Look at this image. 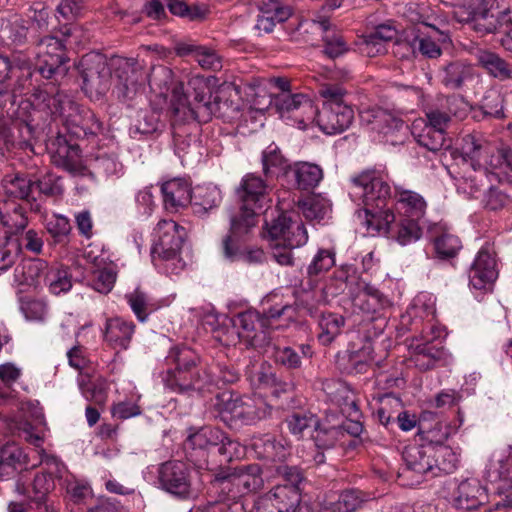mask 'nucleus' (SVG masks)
Returning <instances> with one entry per match:
<instances>
[{"label": "nucleus", "instance_id": "nucleus-1", "mask_svg": "<svg viewBox=\"0 0 512 512\" xmlns=\"http://www.w3.org/2000/svg\"><path fill=\"white\" fill-rule=\"evenodd\" d=\"M162 76L169 80L166 85L175 122L205 123L211 119L216 104L212 101L210 88L203 77L193 76L185 85L169 68L162 70Z\"/></svg>", "mask_w": 512, "mask_h": 512}, {"label": "nucleus", "instance_id": "nucleus-2", "mask_svg": "<svg viewBox=\"0 0 512 512\" xmlns=\"http://www.w3.org/2000/svg\"><path fill=\"white\" fill-rule=\"evenodd\" d=\"M196 354L187 347L172 348L165 361L167 365H175L168 369L165 385L172 391L184 392L190 389L202 391L216 384L213 375L205 368L196 365Z\"/></svg>", "mask_w": 512, "mask_h": 512}, {"label": "nucleus", "instance_id": "nucleus-3", "mask_svg": "<svg viewBox=\"0 0 512 512\" xmlns=\"http://www.w3.org/2000/svg\"><path fill=\"white\" fill-rule=\"evenodd\" d=\"M349 195L358 205H363L365 213L379 220L391 210V187L385 173L376 170L362 172L351 179Z\"/></svg>", "mask_w": 512, "mask_h": 512}, {"label": "nucleus", "instance_id": "nucleus-4", "mask_svg": "<svg viewBox=\"0 0 512 512\" xmlns=\"http://www.w3.org/2000/svg\"><path fill=\"white\" fill-rule=\"evenodd\" d=\"M290 320L294 316V308L289 304L275 305L262 315L255 310L239 313L234 319L238 336L247 347H259L268 341V330L282 325L276 322L281 318Z\"/></svg>", "mask_w": 512, "mask_h": 512}, {"label": "nucleus", "instance_id": "nucleus-5", "mask_svg": "<svg viewBox=\"0 0 512 512\" xmlns=\"http://www.w3.org/2000/svg\"><path fill=\"white\" fill-rule=\"evenodd\" d=\"M337 278L345 282L354 310L374 319L390 307L388 297L361 277L353 265H343Z\"/></svg>", "mask_w": 512, "mask_h": 512}, {"label": "nucleus", "instance_id": "nucleus-6", "mask_svg": "<svg viewBox=\"0 0 512 512\" xmlns=\"http://www.w3.org/2000/svg\"><path fill=\"white\" fill-rule=\"evenodd\" d=\"M268 190L269 185L259 176L248 174L243 178L238 190L242 205L239 213L232 216L233 233L245 231L256 225L257 218L271 201Z\"/></svg>", "mask_w": 512, "mask_h": 512}, {"label": "nucleus", "instance_id": "nucleus-7", "mask_svg": "<svg viewBox=\"0 0 512 512\" xmlns=\"http://www.w3.org/2000/svg\"><path fill=\"white\" fill-rule=\"evenodd\" d=\"M221 419L230 427L252 425L270 414L271 408L260 396H239L223 392L217 398Z\"/></svg>", "mask_w": 512, "mask_h": 512}, {"label": "nucleus", "instance_id": "nucleus-8", "mask_svg": "<svg viewBox=\"0 0 512 512\" xmlns=\"http://www.w3.org/2000/svg\"><path fill=\"white\" fill-rule=\"evenodd\" d=\"M323 109L316 116L319 128L329 135L342 133L350 127L354 111L345 101V90L338 84H323L319 89Z\"/></svg>", "mask_w": 512, "mask_h": 512}, {"label": "nucleus", "instance_id": "nucleus-9", "mask_svg": "<svg viewBox=\"0 0 512 512\" xmlns=\"http://www.w3.org/2000/svg\"><path fill=\"white\" fill-rule=\"evenodd\" d=\"M58 32L45 35L36 42V71L45 79L64 77L68 71L65 66L68 62L66 56V41L72 35L71 28L64 26Z\"/></svg>", "mask_w": 512, "mask_h": 512}, {"label": "nucleus", "instance_id": "nucleus-10", "mask_svg": "<svg viewBox=\"0 0 512 512\" xmlns=\"http://www.w3.org/2000/svg\"><path fill=\"white\" fill-rule=\"evenodd\" d=\"M270 105L275 107L284 121L303 130L315 122L318 114V108L304 93H277L268 97L267 107Z\"/></svg>", "mask_w": 512, "mask_h": 512}, {"label": "nucleus", "instance_id": "nucleus-11", "mask_svg": "<svg viewBox=\"0 0 512 512\" xmlns=\"http://www.w3.org/2000/svg\"><path fill=\"white\" fill-rule=\"evenodd\" d=\"M79 67L85 94L92 100L101 99L111 86L112 72L106 58L99 53L86 54Z\"/></svg>", "mask_w": 512, "mask_h": 512}, {"label": "nucleus", "instance_id": "nucleus-12", "mask_svg": "<svg viewBox=\"0 0 512 512\" xmlns=\"http://www.w3.org/2000/svg\"><path fill=\"white\" fill-rule=\"evenodd\" d=\"M261 468L258 464L241 466L228 473L219 474L214 487L225 492L231 499L256 491L263 486Z\"/></svg>", "mask_w": 512, "mask_h": 512}, {"label": "nucleus", "instance_id": "nucleus-13", "mask_svg": "<svg viewBox=\"0 0 512 512\" xmlns=\"http://www.w3.org/2000/svg\"><path fill=\"white\" fill-rule=\"evenodd\" d=\"M360 118L370 128L374 141L392 145L403 141L406 129L404 122L391 112L381 108H369L360 112Z\"/></svg>", "mask_w": 512, "mask_h": 512}, {"label": "nucleus", "instance_id": "nucleus-14", "mask_svg": "<svg viewBox=\"0 0 512 512\" xmlns=\"http://www.w3.org/2000/svg\"><path fill=\"white\" fill-rule=\"evenodd\" d=\"M185 228L174 220H162V270L171 275H178L186 266L180 256L186 238Z\"/></svg>", "mask_w": 512, "mask_h": 512}, {"label": "nucleus", "instance_id": "nucleus-15", "mask_svg": "<svg viewBox=\"0 0 512 512\" xmlns=\"http://www.w3.org/2000/svg\"><path fill=\"white\" fill-rule=\"evenodd\" d=\"M460 150L463 160L469 162L473 170L480 176L486 175L489 167L496 168L502 162L499 155L493 154L495 147L480 134L464 136Z\"/></svg>", "mask_w": 512, "mask_h": 512}, {"label": "nucleus", "instance_id": "nucleus-16", "mask_svg": "<svg viewBox=\"0 0 512 512\" xmlns=\"http://www.w3.org/2000/svg\"><path fill=\"white\" fill-rule=\"evenodd\" d=\"M402 458L406 466L403 476L412 480L411 485L419 484L425 475H436V453L432 445H408L402 453Z\"/></svg>", "mask_w": 512, "mask_h": 512}, {"label": "nucleus", "instance_id": "nucleus-17", "mask_svg": "<svg viewBox=\"0 0 512 512\" xmlns=\"http://www.w3.org/2000/svg\"><path fill=\"white\" fill-rule=\"evenodd\" d=\"M270 243L301 247L308 240L304 224L295 214L282 213L270 224L266 223Z\"/></svg>", "mask_w": 512, "mask_h": 512}, {"label": "nucleus", "instance_id": "nucleus-18", "mask_svg": "<svg viewBox=\"0 0 512 512\" xmlns=\"http://www.w3.org/2000/svg\"><path fill=\"white\" fill-rule=\"evenodd\" d=\"M498 274L495 248L492 244L486 243L477 252L469 269L470 286L476 290H491Z\"/></svg>", "mask_w": 512, "mask_h": 512}, {"label": "nucleus", "instance_id": "nucleus-19", "mask_svg": "<svg viewBox=\"0 0 512 512\" xmlns=\"http://www.w3.org/2000/svg\"><path fill=\"white\" fill-rule=\"evenodd\" d=\"M487 480L500 494L512 499V447L496 449L486 468Z\"/></svg>", "mask_w": 512, "mask_h": 512}, {"label": "nucleus", "instance_id": "nucleus-20", "mask_svg": "<svg viewBox=\"0 0 512 512\" xmlns=\"http://www.w3.org/2000/svg\"><path fill=\"white\" fill-rule=\"evenodd\" d=\"M378 226L384 228L390 238L403 246L416 242L422 235L420 220L397 216L392 210L378 220Z\"/></svg>", "mask_w": 512, "mask_h": 512}, {"label": "nucleus", "instance_id": "nucleus-21", "mask_svg": "<svg viewBox=\"0 0 512 512\" xmlns=\"http://www.w3.org/2000/svg\"><path fill=\"white\" fill-rule=\"evenodd\" d=\"M53 145V163L73 176H86L89 171L81 160V150L77 143L68 141L66 136L58 135Z\"/></svg>", "mask_w": 512, "mask_h": 512}, {"label": "nucleus", "instance_id": "nucleus-22", "mask_svg": "<svg viewBox=\"0 0 512 512\" xmlns=\"http://www.w3.org/2000/svg\"><path fill=\"white\" fill-rule=\"evenodd\" d=\"M184 445L186 449L201 451L221 445L220 452L226 453L229 448H233L237 443L226 437L219 428L207 425L198 429L190 428Z\"/></svg>", "mask_w": 512, "mask_h": 512}, {"label": "nucleus", "instance_id": "nucleus-23", "mask_svg": "<svg viewBox=\"0 0 512 512\" xmlns=\"http://www.w3.org/2000/svg\"><path fill=\"white\" fill-rule=\"evenodd\" d=\"M162 488L182 499L192 496L189 471L185 463L172 461L162 464Z\"/></svg>", "mask_w": 512, "mask_h": 512}, {"label": "nucleus", "instance_id": "nucleus-24", "mask_svg": "<svg viewBox=\"0 0 512 512\" xmlns=\"http://www.w3.org/2000/svg\"><path fill=\"white\" fill-rule=\"evenodd\" d=\"M32 492L26 486L25 475L21 474L15 484V491L34 502L39 509V512H46L45 506L53 508L47 504V496L54 489V479L50 473H37L33 481H31Z\"/></svg>", "mask_w": 512, "mask_h": 512}, {"label": "nucleus", "instance_id": "nucleus-25", "mask_svg": "<svg viewBox=\"0 0 512 512\" xmlns=\"http://www.w3.org/2000/svg\"><path fill=\"white\" fill-rule=\"evenodd\" d=\"M299 501L300 493L293 487H274L257 501L252 512H290Z\"/></svg>", "mask_w": 512, "mask_h": 512}, {"label": "nucleus", "instance_id": "nucleus-26", "mask_svg": "<svg viewBox=\"0 0 512 512\" xmlns=\"http://www.w3.org/2000/svg\"><path fill=\"white\" fill-rule=\"evenodd\" d=\"M4 194L9 198L25 201L31 209L38 208L34 195V178L28 174L14 172L6 174L2 179Z\"/></svg>", "mask_w": 512, "mask_h": 512}, {"label": "nucleus", "instance_id": "nucleus-27", "mask_svg": "<svg viewBox=\"0 0 512 512\" xmlns=\"http://www.w3.org/2000/svg\"><path fill=\"white\" fill-rule=\"evenodd\" d=\"M117 78L116 90L118 97L130 99L137 90L139 82L138 63L134 58H118L113 62Z\"/></svg>", "mask_w": 512, "mask_h": 512}, {"label": "nucleus", "instance_id": "nucleus-28", "mask_svg": "<svg viewBox=\"0 0 512 512\" xmlns=\"http://www.w3.org/2000/svg\"><path fill=\"white\" fill-rule=\"evenodd\" d=\"M390 208L397 216L421 221L425 215L427 203L417 192L397 189Z\"/></svg>", "mask_w": 512, "mask_h": 512}, {"label": "nucleus", "instance_id": "nucleus-29", "mask_svg": "<svg viewBox=\"0 0 512 512\" xmlns=\"http://www.w3.org/2000/svg\"><path fill=\"white\" fill-rule=\"evenodd\" d=\"M191 199L192 190L187 180L175 178L162 184V202L166 210L176 212L187 206Z\"/></svg>", "mask_w": 512, "mask_h": 512}, {"label": "nucleus", "instance_id": "nucleus-30", "mask_svg": "<svg viewBox=\"0 0 512 512\" xmlns=\"http://www.w3.org/2000/svg\"><path fill=\"white\" fill-rule=\"evenodd\" d=\"M135 332V324L121 317L106 320L104 340L116 350H126Z\"/></svg>", "mask_w": 512, "mask_h": 512}, {"label": "nucleus", "instance_id": "nucleus-31", "mask_svg": "<svg viewBox=\"0 0 512 512\" xmlns=\"http://www.w3.org/2000/svg\"><path fill=\"white\" fill-rule=\"evenodd\" d=\"M174 49L178 56L191 55L203 69L216 71L222 68L221 56L210 47L197 45L190 41L178 42Z\"/></svg>", "mask_w": 512, "mask_h": 512}, {"label": "nucleus", "instance_id": "nucleus-32", "mask_svg": "<svg viewBox=\"0 0 512 512\" xmlns=\"http://www.w3.org/2000/svg\"><path fill=\"white\" fill-rule=\"evenodd\" d=\"M66 128L71 135L77 138L94 136L103 130L102 122L88 109H83L75 115H69L66 118Z\"/></svg>", "mask_w": 512, "mask_h": 512}, {"label": "nucleus", "instance_id": "nucleus-33", "mask_svg": "<svg viewBox=\"0 0 512 512\" xmlns=\"http://www.w3.org/2000/svg\"><path fill=\"white\" fill-rule=\"evenodd\" d=\"M503 3V11L498 16L490 14L487 9V20H478L475 29L483 33L503 32L512 37V0H496Z\"/></svg>", "mask_w": 512, "mask_h": 512}, {"label": "nucleus", "instance_id": "nucleus-34", "mask_svg": "<svg viewBox=\"0 0 512 512\" xmlns=\"http://www.w3.org/2000/svg\"><path fill=\"white\" fill-rule=\"evenodd\" d=\"M27 463V456L15 442H7L0 448V480L14 476L19 467Z\"/></svg>", "mask_w": 512, "mask_h": 512}, {"label": "nucleus", "instance_id": "nucleus-35", "mask_svg": "<svg viewBox=\"0 0 512 512\" xmlns=\"http://www.w3.org/2000/svg\"><path fill=\"white\" fill-rule=\"evenodd\" d=\"M48 270L46 261L35 258L21 261L14 270V280L19 285L38 286Z\"/></svg>", "mask_w": 512, "mask_h": 512}, {"label": "nucleus", "instance_id": "nucleus-36", "mask_svg": "<svg viewBox=\"0 0 512 512\" xmlns=\"http://www.w3.org/2000/svg\"><path fill=\"white\" fill-rule=\"evenodd\" d=\"M259 458L270 461H283L288 455V449L281 441H276L271 434L255 436L251 443Z\"/></svg>", "mask_w": 512, "mask_h": 512}, {"label": "nucleus", "instance_id": "nucleus-37", "mask_svg": "<svg viewBox=\"0 0 512 512\" xmlns=\"http://www.w3.org/2000/svg\"><path fill=\"white\" fill-rule=\"evenodd\" d=\"M295 180L298 189H314L323 178V171L320 166L309 162L295 163L289 169V175Z\"/></svg>", "mask_w": 512, "mask_h": 512}, {"label": "nucleus", "instance_id": "nucleus-38", "mask_svg": "<svg viewBox=\"0 0 512 512\" xmlns=\"http://www.w3.org/2000/svg\"><path fill=\"white\" fill-rule=\"evenodd\" d=\"M323 32L324 52L330 58H336L348 51L346 41L340 32L330 29V22L327 18L318 17L313 20Z\"/></svg>", "mask_w": 512, "mask_h": 512}, {"label": "nucleus", "instance_id": "nucleus-39", "mask_svg": "<svg viewBox=\"0 0 512 512\" xmlns=\"http://www.w3.org/2000/svg\"><path fill=\"white\" fill-rule=\"evenodd\" d=\"M478 64L487 71V73L499 80L512 78V70L509 64L498 54L488 50H477L475 53Z\"/></svg>", "mask_w": 512, "mask_h": 512}, {"label": "nucleus", "instance_id": "nucleus-40", "mask_svg": "<svg viewBox=\"0 0 512 512\" xmlns=\"http://www.w3.org/2000/svg\"><path fill=\"white\" fill-rule=\"evenodd\" d=\"M78 385L82 395L95 404L102 405L106 402L109 384L107 380L101 376L90 377L81 374L78 379Z\"/></svg>", "mask_w": 512, "mask_h": 512}, {"label": "nucleus", "instance_id": "nucleus-41", "mask_svg": "<svg viewBox=\"0 0 512 512\" xmlns=\"http://www.w3.org/2000/svg\"><path fill=\"white\" fill-rule=\"evenodd\" d=\"M372 361V348L363 346L358 351H351L344 355L338 362L339 368L346 374L365 373Z\"/></svg>", "mask_w": 512, "mask_h": 512}, {"label": "nucleus", "instance_id": "nucleus-42", "mask_svg": "<svg viewBox=\"0 0 512 512\" xmlns=\"http://www.w3.org/2000/svg\"><path fill=\"white\" fill-rule=\"evenodd\" d=\"M430 31L425 34L423 32L414 40L419 52L428 58H437L441 55V44L446 43L449 37L435 27H429Z\"/></svg>", "mask_w": 512, "mask_h": 512}, {"label": "nucleus", "instance_id": "nucleus-43", "mask_svg": "<svg viewBox=\"0 0 512 512\" xmlns=\"http://www.w3.org/2000/svg\"><path fill=\"white\" fill-rule=\"evenodd\" d=\"M262 165L266 177H278L281 174L289 175L291 167L274 143L263 151Z\"/></svg>", "mask_w": 512, "mask_h": 512}, {"label": "nucleus", "instance_id": "nucleus-44", "mask_svg": "<svg viewBox=\"0 0 512 512\" xmlns=\"http://www.w3.org/2000/svg\"><path fill=\"white\" fill-rule=\"evenodd\" d=\"M422 124H424V119L415 120L412 125V134L417 142L430 151L440 150L446 141L445 133L422 126Z\"/></svg>", "mask_w": 512, "mask_h": 512}, {"label": "nucleus", "instance_id": "nucleus-45", "mask_svg": "<svg viewBox=\"0 0 512 512\" xmlns=\"http://www.w3.org/2000/svg\"><path fill=\"white\" fill-rule=\"evenodd\" d=\"M471 65L457 61L448 64L442 71V83L450 89L460 88L467 80L472 78Z\"/></svg>", "mask_w": 512, "mask_h": 512}, {"label": "nucleus", "instance_id": "nucleus-46", "mask_svg": "<svg viewBox=\"0 0 512 512\" xmlns=\"http://www.w3.org/2000/svg\"><path fill=\"white\" fill-rule=\"evenodd\" d=\"M44 283L54 295L66 293L72 288V276L67 267H48L45 273Z\"/></svg>", "mask_w": 512, "mask_h": 512}, {"label": "nucleus", "instance_id": "nucleus-47", "mask_svg": "<svg viewBox=\"0 0 512 512\" xmlns=\"http://www.w3.org/2000/svg\"><path fill=\"white\" fill-rule=\"evenodd\" d=\"M52 87L51 91L47 89L37 88L33 93V101L39 109L46 110L51 115L63 114L64 104L63 95Z\"/></svg>", "mask_w": 512, "mask_h": 512}, {"label": "nucleus", "instance_id": "nucleus-48", "mask_svg": "<svg viewBox=\"0 0 512 512\" xmlns=\"http://www.w3.org/2000/svg\"><path fill=\"white\" fill-rule=\"evenodd\" d=\"M0 222L7 229V233L17 234L28 225L26 210L21 204L8 206L5 212L0 211Z\"/></svg>", "mask_w": 512, "mask_h": 512}, {"label": "nucleus", "instance_id": "nucleus-49", "mask_svg": "<svg viewBox=\"0 0 512 512\" xmlns=\"http://www.w3.org/2000/svg\"><path fill=\"white\" fill-rule=\"evenodd\" d=\"M299 208L306 219L321 221L330 213L331 203L321 195H312L300 202Z\"/></svg>", "mask_w": 512, "mask_h": 512}, {"label": "nucleus", "instance_id": "nucleus-50", "mask_svg": "<svg viewBox=\"0 0 512 512\" xmlns=\"http://www.w3.org/2000/svg\"><path fill=\"white\" fill-rule=\"evenodd\" d=\"M363 497L358 490L343 491L336 501L326 503L321 512H354L362 504Z\"/></svg>", "mask_w": 512, "mask_h": 512}, {"label": "nucleus", "instance_id": "nucleus-51", "mask_svg": "<svg viewBox=\"0 0 512 512\" xmlns=\"http://www.w3.org/2000/svg\"><path fill=\"white\" fill-rule=\"evenodd\" d=\"M167 7L173 15L186 18L190 21H202L209 14V7L205 4L189 6L181 0H169Z\"/></svg>", "mask_w": 512, "mask_h": 512}, {"label": "nucleus", "instance_id": "nucleus-52", "mask_svg": "<svg viewBox=\"0 0 512 512\" xmlns=\"http://www.w3.org/2000/svg\"><path fill=\"white\" fill-rule=\"evenodd\" d=\"M311 437L319 450L329 451L330 448L344 443L343 431L340 428H336V426L324 428L318 424Z\"/></svg>", "mask_w": 512, "mask_h": 512}, {"label": "nucleus", "instance_id": "nucleus-53", "mask_svg": "<svg viewBox=\"0 0 512 512\" xmlns=\"http://www.w3.org/2000/svg\"><path fill=\"white\" fill-rule=\"evenodd\" d=\"M344 325V318L341 315L334 313L322 314L319 321L321 332L319 340L323 344L331 343L334 338L340 333Z\"/></svg>", "mask_w": 512, "mask_h": 512}, {"label": "nucleus", "instance_id": "nucleus-54", "mask_svg": "<svg viewBox=\"0 0 512 512\" xmlns=\"http://www.w3.org/2000/svg\"><path fill=\"white\" fill-rule=\"evenodd\" d=\"M45 197H58L64 192L62 178L53 173H46L34 179V193Z\"/></svg>", "mask_w": 512, "mask_h": 512}, {"label": "nucleus", "instance_id": "nucleus-55", "mask_svg": "<svg viewBox=\"0 0 512 512\" xmlns=\"http://www.w3.org/2000/svg\"><path fill=\"white\" fill-rule=\"evenodd\" d=\"M287 426L294 435L303 437L305 432L313 433L318 426L317 418L312 414L295 412L287 420Z\"/></svg>", "mask_w": 512, "mask_h": 512}, {"label": "nucleus", "instance_id": "nucleus-56", "mask_svg": "<svg viewBox=\"0 0 512 512\" xmlns=\"http://www.w3.org/2000/svg\"><path fill=\"white\" fill-rule=\"evenodd\" d=\"M420 441L423 445H432L436 453L438 446L444 445L449 437V427L442 423L436 422L430 429L419 428Z\"/></svg>", "mask_w": 512, "mask_h": 512}, {"label": "nucleus", "instance_id": "nucleus-57", "mask_svg": "<svg viewBox=\"0 0 512 512\" xmlns=\"http://www.w3.org/2000/svg\"><path fill=\"white\" fill-rule=\"evenodd\" d=\"M2 32L12 44L22 45L27 40V21L21 17L14 16L3 26Z\"/></svg>", "mask_w": 512, "mask_h": 512}, {"label": "nucleus", "instance_id": "nucleus-58", "mask_svg": "<svg viewBox=\"0 0 512 512\" xmlns=\"http://www.w3.org/2000/svg\"><path fill=\"white\" fill-rule=\"evenodd\" d=\"M434 247L438 257L451 258L460 250L461 241L457 236L445 232L435 239Z\"/></svg>", "mask_w": 512, "mask_h": 512}, {"label": "nucleus", "instance_id": "nucleus-59", "mask_svg": "<svg viewBox=\"0 0 512 512\" xmlns=\"http://www.w3.org/2000/svg\"><path fill=\"white\" fill-rule=\"evenodd\" d=\"M46 229L54 243H63L71 232V225L67 217L55 214L47 221Z\"/></svg>", "mask_w": 512, "mask_h": 512}, {"label": "nucleus", "instance_id": "nucleus-60", "mask_svg": "<svg viewBox=\"0 0 512 512\" xmlns=\"http://www.w3.org/2000/svg\"><path fill=\"white\" fill-rule=\"evenodd\" d=\"M459 463V454L451 447L440 445L436 451V467L435 470L444 473H452Z\"/></svg>", "mask_w": 512, "mask_h": 512}, {"label": "nucleus", "instance_id": "nucleus-61", "mask_svg": "<svg viewBox=\"0 0 512 512\" xmlns=\"http://www.w3.org/2000/svg\"><path fill=\"white\" fill-rule=\"evenodd\" d=\"M259 10L261 14L274 17L278 22L286 21L292 14L291 8L279 0H260Z\"/></svg>", "mask_w": 512, "mask_h": 512}, {"label": "nucleus", "instance_id": "nucleus-62", "mask_svg": "<svg viewBox=\"0 0 512 512\" xmlns=\"http://www.w3.org/2000/svg\"><path fill=\"white\" fill-rule=\"evenodd\" d=\"M424 124L422 126L431 127L437 131L446 133V129L450 122V115L447 111L439 107H427L425 108Z\"/></svg>", "mask_w": 512, "mask_h": 512}, {"label": "nucleus", "instance_id": "nucleus-63", "mask_svg": "<svg viewBox=\"0 0 512 512\" xmlns=\"http://www.w3.org/2000/svg\"><path fill=\"white\" fill-rule=\"evenodd\" d=\"M20 252V244L10 238L0 246V274L15 264Z\"/></svg>", "mask_w": 512, "mask_h": 512}, {"label": "nucleus", "instance_id": "nucleus-64", "mask_svg": "<svg viewBox=\"0 0 512 512\" xmlns=\"http://www.w3.org/2000/svg\"><path fill=\"white\" fill-rule=\"evenodd\" d=\"M484 206L491 211L512 209V199L497 188H490L483 199Z\"/></svg>", "mask_w": 512, "mask_h": 512}]
</instances>
